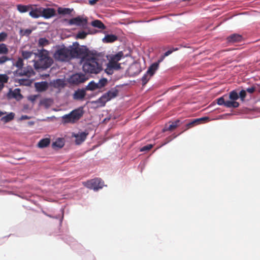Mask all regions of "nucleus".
Returning <instances> with one entry per match:
<instances>
[{
    "mask_svg": "<svg viewBox=\"0 0 260 260\" xmlns=\"http://www.w3.org/2000/svg\"><path fill=\"white\" fill-rule=\"evenodd\" d=\"M105 61V52L97 51L95 55H91L80 64L84 73L98 74L103 70V63Z\"/></svg>",
    "mask_w": 260,
    "mask_h": 260,
    "instance_id": "obj_1",
    "label": "nucleus"
},
{
    "mask_svg": "<svg viewBox=\"0 0 260 260\" xmlns=\"http://www.w3.org/2000/svg\"><path fill=\"white\" fill-rule=\"evenodd\" d=\"M64 145V140L63 138H58L52 144L53 148H61Z\"/></svg>",
    "mask_w": 260,
    "mask_h": 260,
    "instance_id": "obj_28",
    "label": "nucleus"
},
{
    "mask_svg": "<svg viewBox=\"0 0 260 260\" xmlns=\"http://www.w3.org/2000/svg\"><path fill=\"white\" fill-rule=\"evenodd\" d=\"M9 77L6 74H0V81L2 83H5L8 81Z\"/></svg>",
    "mask_w": 260,
    "mask_h": 260,
    "instance_id": "obj_51",
    "label": "nucleus"
},
{
    "mask_svg": "<svg viewBox=\"0 0 260 260\" xmlns=\"http://www.w3.org/2000/svg\"><path fill=\"white\" fill-rule=\"evenodd\" d=\"M107 68L105 69V73L108 75H112L114 73V71L112 69L110 66L107 63H106Z\"/></svg>",
    "mask_w": 260,
    "mask_h": 260,
    "instance_id": "obj_47",
    "label": "nucleus"
},
{
    "mask_svg": "<svg viewBox=\"0 0 260 260\" xmlns=\"http://www.w3.org/2000/svg\"><path fill=\"white\" fill-rule=\"evenodd\" d=\"M8 37V34L5 32L3 31L0 33V42L4 41Z\"/></svg>",
    "mask_w": 260,
    "mask_h": 260,
    "instance_id": "obj_54",
    "label": "nucleus"
},
{
    "mask_svg": "<svg viewBox=\"0 0 260 260\" xmlns=\"http://www.w3.org/2000/svg\"><path fill=\"white\" fill-rule=\"evenodd\" d=\"M31 5H24L22 4H18L17 5V10L20 13H24L30 11L31 9Z\"/></svg>",
    "mask_w": 260,
    "mask_h": 260,
    "instance_id": "obj_26",
    "label": "nucleus"
},
{
    "mask_svg": "<svg viewBox=\"0 0 260 260\" xmlns=\"http://www.w3.org/2000/svg\"><path fill=\"white\" fill-rule=\"evenodd\" d=\"M105 37L103 38L102 41L104 43H111L115 42L118 40V36L112 34H108L106 31L104 32Z\"/></svg>",
    "mask_w": 260,
    "mask_h": 260,
    "instance_id": "obj_19",
    "label": "nucleus"
},
{
    "mask_svg": "<svg viewBox=\"0 0 260 260\" xmlns=\"http://www.w3.org/2000/svg\"><path fill=\"white\" fill-rule=\"evenodd\" d=\"M37 97V95H30L28 97V100L31 102H34L36 101Z\"/></svg>",
    "mask_w": 260,
    "mask_h": 260,
    "instance_id": "obj_59",
    "label": "nucleus"
},
{
    "mask_svg": "<svg viewBox=\"0 0 260 260\" xmlns=\"http://www.w3.org/2000/svg\"><path fill=\"white\" fill-rule=\"evenodd\" d=\"M53 103V100L51 98H44L41 100L39 102V105L44 106L46 109H48Z\"/></svg>",
    "mask_w": 260,
    "mask_h": 260,
    "instance_id": "obj_29",
    "label": "nucleus"
},
{
    "mask_svg": "<svg viewBox=\"0 0 260 260\" xmlns=\"http://www.w3.org/2000/svg\"><path fill=\"white\" fill-rule=\"evenodd\" d=\"M91 25L94 27L101 29H105L106 28V25L100 20L96 19L91 22Z\"/></svg>",
    "mask_w": 260,
    "mask_h": 260,
    "instance_id": "obj_30",
    "label": "nucleus"
},
{
    "mask_svg": "<svg viewBox=\"0 0 260 260\" xmlns=\"http://www.w3.org/2000/svg\"><path fill=\"white\" fill-rule=\"evenodd\" d=\"M105 100L102 98V96L100 97L97 100L92 101L91 103L97 105L98 107H103L106 105V103L104 101Z\"/></svg>",
    "mask_w": 260,
    "mask_h": 260,
    "instance_id": "obj_34",
    "label": "nucleus"
},
{
    "mask_svg": "<svg viewBox=\"0 0 260 260\" xmlns=\"http://www.w3.org/2000/svg\"><path fill=\"white\" fill-rule=\"evenodd\" d=\"M57 11L59 15L65 16L71 14L72 12L74 11V9L69 8L58 7Z\"/></svg>",
    "mask_w": 260,
    "mask_h": 260,
    "instance_id": "obj_23",
    "label": "nucleus"
},
{
    "mask_svg": "<svg viewBox=\"0 0 260 260\" xmlns=\"http://www.w3.org/2000/svg\"><path fill=\"white\" fill-rule=\"evenodd\" d=\"M56 47V50L53 54V57L55 60L61 62H68L73 59L72 50H71L68 47L62 44L57 45Z\"/></svg>",
    "mask_w": 260,
    "mask_h": 260,
    "instance_id": "obj_4",
    "label": "nucleus"
},
{
    "mask_svg": "<svg viewBox=\"0 0 260 260\" xmlns=\"http://www.w3.org/2000/svg\"><path fill=\"white\" fill-rule=\"evenodd\" d=\"M176 127H177V125H175V124L173 123V122H172L168 126L166 125L164 127V128L163 129V131L164 132H165L166 131H172Z\"/></svg>",
    "mask_w": 260,
    "mask_h": 260,
    "instance_id": "obj_44",
    "label": "nucleus"
},
{
    "mask_svg": "<svg viewBox=\"0 0 260 260\" xmlns=\"http://www.w3.org/2000/svg\"><path fill=\"white\" fill-rule=\"evenodd\" d=\"M30 118V117H29L27 115H22L21 116V117L20 118V120H25V119H29Z\"/></svg>",
    "mask_w": 260,
    "mask_h": 260,
    "instance_id": "obj_62",
    "label": "nucleus"
},
{
    "mask_svg": "<svg viewBox=\"0 0 260 260\" xmlns=\"http://www.w3.org/2000/svg\"><path fill=\"white\" fill-rule=\"evenodd\" d=\"M239 93V99L242 102L245 101V99L247 95V92L245 90V89H241Z\"/></svg>",
    "mask_w": 260,
    "mask_h": 260,
    "instance_id": "obj_42",
    "label": "nucleus"
},
{
    "mask_svg": "<svg viewBox=\"0 0 260 260\" xmlns=\"http://www.w3.org/2000/svg\"><path fill=\"white\" fill-rule=\"evenodd\" d=\"M21 90L20 88H15L14 90L11 89H9V92L7 93V96L8 99H15L17 101H20L23 98V95L20 92Z\"/></svg>",
    "mask_w": 260,
    "mask_h": 260,
    "instance_id": "obj_12",
    "label": "nucleus"
},
{
    "mask_svg": "<svg viewBox=\"0 0 260 260\" xmlns=\"http://www.w3.org/2000/svg\"><path fill=\"white\" fill-rule=\"evenodd\" d=\"M32 51H22L21 53L23 59H28L34 54Z\"/></svg>",
    "mask_w": 260,
    "mask_h": 260,
    "instance_id": "obj_39",
    "label": "nucleus"
},
{
    "mask_svg": "<svg viewBox=\"0 0 260 260\" xmlns=\"http://www.w3.org/2000/svg\"><path fill=\"white\" fill-rule=\"evenodd\" d=\"M107 92H109L108 93V95L109 96V99L111 100L113 99L116 98L119 93V90L118 89H116V88H112L111 89L109 90Z\"/></svg>",
    "mask_w": 260,
    "mask_h": 260,
    "instance_id": "obj_33",
    "label": "nucleus"
},
{
    "mask_svg": "<svg viewBox=\"0 0 260 260\" xmlns=\"http://www.w3.org/2000/svg\"><path fill=\"white\" fill-rule=\"evenodd\" d=\"M13 74L16 76H26L29 77L31 75H34L35 74V72L31 66H28L27 67L24 68L23 71L19 72L17 70L13 72Z\"/></svg>",
    "mask_w": 260,
    "mask_h": 260,
    "instance_id": "obj_10",
    "label": "nucleus"
},
{
    "mask_svg": "<svg viewBox=\"0 0 260 260\" xmlns=\"http://www.w3.org/2000/svg\"><path fill=\"white\" fill-rule=\"evenodd\" d=\"M205 120L208 121L210 120V118L208 116H204L199 118L194 119L191 121H190L185 124V128L183 132L199 124L200 122Z\"/></svg>",
    "mask_w": 260,
    "mask_h": 260,
    "instance_id": "obj_15",
    "label": "nucleus"
},
{
    "mask_svg": "<svg viewBox=\"0 0 260 260\" xmlns=\"http://www.w3.org/2000/svg\"><path fill=\"white\" fill-rule=\"evenodd\" d=\"M158 67L157 63H153L147 69V74H149L150 77L153 76Z\"/></svg>",
    "mask_w": 260,
    "mask_h": 260,
    "instance_id": "obj_27",
    "label": "nucleus"
},
{
    "mask_svg": "<svg viewBox=\"0 0 260 260\" xmlns=\"http://www.w3.org/2000/svg\"><path fill=\"white\" fill-rule=\"evenodd\" d=\"M108 63L112 69L114 70H119L121 69V64L118 62H108Z\"/></svg>",
    "mask_w": 260,
    "mask_h": 260,
    "instance_id": "obj_38",
    "label": "nucleus"
},
{
    "mask_svg": "<svg viewBox=\"0 0 260 260\" xmlns=\"http://www.w3.org/2000/svg\"><path fill=\"white\" fill-rule=\"evenodd\" d=\"M87 19L86 18H83L81 16H78L70 19L68 23L69 25H75L85 28L87 26Z\"/></svg>",
    "mask_w": 260,
    "mask_h": 260,
    "instance_id": "obj_8",
    "label": "nucleus"
},
{
    "mask_svg": "<svg viewBox=\"0 0 260 260\" xmlns=\"http://www.w3.org/2000/svg\"><path fill=\"white\" fill-rule=\"evenodd\" d=\"M15 114L13 112H10L6 115L2 117L1 120L4 123H8L14 118Z\"/></svg>",
    "mask_w": 260,
    "mask_h": 260,
    "instance_id": "obj_32",
    "label": "nucleus"
},
{
    "mask_svg": "<svg viewBox=\"0 0 260 260\" xmlns=\"http://www.w3.org/2000/svg\"><path fill=\"white\" fill-rule=\"evenodd\" d=\"M228 98L226 94H224L216 99L217 104L219 106H224L226 108H231L230 105L232 104L231 102L229 101H225V98Z\"/></svg>",
    "mask_w": 260,
    "mask_h": 260,
    "instance_id": "obj_20",
    "label": "nucleus"
},
{
    "mask_svg": "<svg viewBox=\"0 0 260 260\" xmlns=\"http://www.w3.org/2000/svg\"><path fill=\"white\" fill-rule=\"evenodd\" d=\"M175 125H177V127L181 125L184 122V121H182L180 119H177L174 121H173Z\"/></svg>",
    "mask_w": 260,
    "mask_h": 260,
    "instance_id": "obj_57",
    "label": "nucleus"
},
{
    "mask_svg": "<svg viewBox=\"0 0 260 260\" xmlns=\"http://www.w3.org/2000/svg\"><path fill=\"white\" fill-rule=\"evenodd\" d=\"M128 85V83H123L122 84H118V85H116V86L114 87V88H116V89H117L118 88L122 87L124 86H127Z\"/></svg>",
    "mask_w": 260,
    "mask_h": 260,
    "instance_id": "obj_61",
    "label": "nucleus"
},
{
    "mask_svg": "<svg viewBox=\"0 0 260 260\" xmlns=\"http://www.w3.org/2000/svg\"><path fill=\"white\" fill-rule=\"evenodd\" d=\"M49 41L45 37L40 38L38 40V46L40 47H43L49 45Z\"/></svg>",
    "mask_w": 260,
    "mask_h": 260,
    "instance_id": "obj_35",
    "label": "nucleus"
},
{
    "mask_svg": "<svg viewBox=\"0 0 260 260\" xmlns=\"http://www.w3.org/2000/svg\"><path fill=\"white\" fill-rule=\"evenodd\" d=\"M13 61V58H10L6 56H2L0 57V64H2L5 63L7 61Z\"/></svg>",
    "mask_w": 260,
    "mask_h": 260,
    "instance_id": "obj_45",
    "label": "nucleus"
},
{
    "mask_svg": "<svg viewBox=\"0 0 260 260\" xmlns=\"http://www.w3.org/2000/svg\"><path fill=\"white\" fill-rule=\"evenodd\" d=\"M29 15L32 18L35 19L42 17V7H33L31 6Z\"/></svg>",
    "mask_w": 260,
    "mask_h": 260,
    "instance_id": "obj_18",
    "label": "nucleus"
},
{
    "mask_svg": "<svg viewBox=\"0 0 260 260\" xmlns=\"http://www.w3.org/2000/svg\"><path fill=\"white\" fill-rule=\"evenodd\" d=\"M49 84L55 88L64 87L66 85L64 81L62 79H56L51 80L49 82Z\"/></svg>",
    "mask_w": 260,
    "mask_h": 260,
    "instance_id": "obj_22",
    "label": "nucleus"
},
{
    "mask_svg": "<svg viewBox=\"0 0 260 260\" xmlns=\"http://www.w3.org/2000/svg\"><path fill=\"white\" fill-rule=\"evenodd\" d=\"M80 45H79V43L77 42H75L73 43L72 45H70L68 47L70 48V49L71 50L72 52L73 51V48L78 49V48L80 47Z\"/></svg>",
    "mask_w": 260,
    "mask_h": 260,
    "instance_id": "obj_53",
    "label": "nucleus"
},
{
    "mask_svg": "<svg viewBox=\"0 0 260 260\" xmlns=\"http://www.w3.org/2000/svg\"><path fill=\"white\" fill-rule=\"evenodd\" d=\"M9 52L7 45L4 43L0 44V54H6Z\"/></svg>",
    "mask_w": 260,
    "mask_h": 260,
    "instance_id": "obj_40",
    "label": "nucleus"
},
{
    "mask_svg": "<svg viewBox=\"0 0 260 260\" xmlns=\"http://www.w3.org/2000/svg\"><path fill=\"white\" fill-rule=\"evenodd\" d=\"M173 136H170L166 138V141L162 144V145H165L171 142L172 140L176 138L177 137V135H173Z\"/></svg>",
    "mask_w": 260,
    "mask_h": 260,
    "instance_id": "obj_56",
    "label": "nucleus"
},
{
    "mask_svg": "<svg viewBox=\"0 0 260 260\" xmlns=\"http://www.w3.org/2000/svg\"><path fill=\"white\" fill-rule=\"evenodd\" d=\"M88 135L87 131L79 132L78 133H73L72 136L75 138V143L76 145H80L86 139Z\"/></svg>",
    "mask_w": 260,
    "mask_h": 260,
    "instance_id": "obj_11",
    "label": "nucleus"
},
{
    "mask_svg": "<svg viewBox=\"0 0 260 260\" xmlns=\"http://www.w3.org/2000/svg\"><path fill=\"white\" fill-rule=\"evenodd\" d=\"M166 56H165V55L164 54L163 55H161L159 58L157 60V61L155 62L154 63H157L158 64V66L159 67V63L162 62L163 61V60L164 59L165 57Z\"/></svg>",
    "mask_w": 260,
    "mask_h": 260,
    "instance_id": "obj_60",
    "label": "nucleus"
},
{
    "mask_svg": "<svg viewBox=\"0 0 260 260\" xmlns=\"http://www.w3.org/2000/svg\"><path fill=\"white\" fill-rule=\"evenodd\" d=\"M109 93V92H106L102 95V98L103 99V100H105L104 101H105L106 103L111 100V99H109L110 98L109 96L108 95Z\"/></svg>",
    "mask_w": 260,
    "mask_h": 260,
    "instance_id": "obj_55",
    "label": "nucleus"
},
{
    "mask_svg": "<svg viewBox=\"0 0 260 260\" xmlns=\"http://www.w3.org/2000/svg\"><path fill=\"white\" fill-rule=\"evenodd\" d=\"M50 85L47 81L37 82L35 83L36 91L38 92H42L46 91Z\"/></svg>",
    "mask_w": 260,
    "mask_h": 260,
    "instance_id": "obj_16",
    "label": "nucleus"
},
{
    "mask_svg": "<svg viewBox=\"0 0 260 260\" xmlns=\"http://www.w3.org/2000/svg\"><path fill=\"white\" fill-rule=\"evenodd\" d=\"M229 98L230 100L229 102H231V108H236L239 107L240 104L236 101L239 99V93L237 89L232 90L229 92Z\"/></svg>",
    "mask_w": 260,
    "mask_h": 260,
    "instance_id": "obj_9",
    "label": "nucleus"
},
{
    "mask_svg": "<svg viewBox=\"0 0 260 260\" xmlns=\"http://www.w3.org/2000/svg\"><path fill=\"white\" fill-rule=\"evenodd\" d=\"M88 79V77L85 74L79 72L71 75L68 79V82L73 85H79Z\"/></svg>",
    "mask_w": 260,
    "mask_h": 260,
    "instance_id": "obj_6",
    "label": "nucleus"
},
{
    "mask_svg": "<svg viewBox=\"0 0 260 260\" xmlns=\"http://www.w3.org/2000/svg\"><path fill=\"white\" fill-rule=\"evenodd\" d=\"M97 51L95 50H90L86 45H81L78 49L73 48L72 52V58L80 59V63H82L91 55H95Z\"/></svg>",
    "mask_w": 260,
    "mask_h": 260,
    "instance_id": "obj_3",
    "label": "nucleus"
},
{
    "mask_svg": "<svg viewBox=\"0 0 260 260\" xmlns=\"http://www.w3.org/2000/svg\"><path fill=\"white\" fill-rule=\"evenodd\" d=\"M86 91L85 88H78L74 92L73 99L76 100H83L86 95Z\"/></svg>",
    "mask_w": 260,
    "mask_h": 260,
    "instance_id": "obj_17",
    "label": "nucleus"
},
{
    "mask_svg": "<svg viewBox=\"0 0 260 260\" xmlns=\"http://www.w3.org/2000/svg\"><path fill=\"white\" fill-rule=\"evenodd\" d=\"M178 50V48L177 47H172L169 48L167 51L165 52L164 54L165 55V56H168L172 53L174 51H177Z\"/></svg>",
    "mask_w": 260,
    "mask_h": 260,
    "instance_id": "obj_50",
    "label": "nucleus"
},
{
    "mask_svg": "<svg viewBox=\"0 0 260 260\" xmlns=\"http://www.w3.org/2000/svg\"><path fill=\"white\" fill-rule=\"evenodd\" d=\"M101 87H104L108 83V80L106 78L103 77L99 80Z\"/></svg>",
    "mask_w": 260,
    "mask_h": 260,
    "instance_id": "obj_48",
    "label": "nucleus"
},
{
    "mask_svg": "<svg viewBox=\"0 0 260 260\" xmlns=\"http://www.w3.org/2000/svg\"><path fill=\"white\" fill-rule=\"evenodd\" d=\"M50 143V139L46 138H43V139H42L41 140H40L39 141V142H38L37 145H38V147H39L40 148H45V147H47L48 146H49Z\"/></svg>",
    "mask_w": 260,
    "mask_h": 260,
    "instance_id": "obj_31",
    "label": "nucleus"
},
{
    "mask_svg": "<svg viewBox=\"0 0 260 260\" xmlns=\"http://www.w3.org/2000/svg\"><path fill=\"white\" fill-rule=\"evenodd\" d=\"M149 76V75L147 74V72H146L142 77L141 80L142 82V86H145L150 80L151 77H148Z\"/></svg>",
    "mask_w": 260,
    "mask_h": 260,
    "instance_id": "obj_41",
    "label": "nucleus"
},
{
    "mask_svg": "<svg viewBox=\"0 0 260 260\" xmlns=\"http://www.w3.org/2000/svg\"><path fill=\"white\" fill-rule=\"evenodd\" d=\"M85 186L88 188L97 191L99 189L102 188L104 186V181L101 178H96L88 181L86 183Z\"/></svg>",
    "mask_w": 260,
    "mask_h": 260,
    "instance_id": "obj_7",
    "label": "nucleus"
},
{
    "mask_svg": "<svg viewBox=\"0 0 260 260\" xmlns=\"http://www.w3.org/2000/svg\"><path fill=\"white\" fill-rule=\"evenodd\" d=\"M66 242L69 244L70 245H72V243L75 242L74 239L72 237H68L67 238V240L66 241Z\"/></svg>",
    "mask_w": 260,
    "mask_h": 260,
    "instance_id": "obj_58",
    "label": "nucleus"
},
{
    "mask_svg": "<svg viewBox=\"0 0 260 260\" xmlns=\"http://www.w3.org/2000/svg\"><path fill=\"white\" fill-rule=\"evenodd\" d=\"M61 215H56V216H54V218H55V219H59V223L60 224H61L62 222V220H63V214H64V209L61 208Z\"/></svg>",
    "mask_w": 260,
    "mask_h": 260,
    "instance_id": "obj_52",
    "label": "nucleus"
},
{
    "mask_svg": "<svg viewBox=\"0 0 260 260\" xmlns=\"http://www.w3.org/2000/svg\"><path fill=\"white\" fill-rule=\"evenodd\" d=\"M98 31L95 30L94 32L88 31V32L85 30H80L78 32L76 36V39H84L88 34H93L97 32Z\"/></svg>",
    "mask_w": 260,
    "mask_h": 260,
    "instance_id": "obj_24",
    "label": "nucleus"
},
{
    "mask_svg": "<svg viewBox=\"0 0 260 260\" xmlns=\"http://www.w3.org/2000/svg\"><path fill=\"white\" fill-rule=\"evenodd\" d=\"M153 145L151 144L145 145L140 148V151L141 152L148 151L150 150L153 147Z\"/></svg>",
    "mask_w": 260,
    "mask_h": 260,
    "instance_id": "obj_49",
    "label": "nucleus"
},
{
    "mask_svg": "<svg viewBox=\"0 0 260 260\" xmlns=\"http://www.w3.org/2000/svg\"><path fill=\"white\" fill-rule=\"evenodd\" d=\"M13 62V66H15L18 68L19 69H21L23 68L24 62H23V59L19 57L17 61L16 62H14V60L12 61Z\"/></svg>",
    "mask_w": 260,
    "mask_h": 260,
    "instance_id": "obj_36",
    "label": "nucleus"
},
{
    "mask_svg": "<svg viewBox=\"0 0 260 260\" xmlns=\"http://www.w3.org/2000/svg\"><path fill=\"white\" fill-rule=\"evenodd\" d=\"M95 82H94V81L92 80V81H90L88 83V85L87 86H86L85 87H84V88L86 91L87 90L94 91L95 90Z\"/></svg>",
    "mask_w": 260,
    "mask_h": 260,
    "instance_id": "obj_37",
    "label": "nucleus"
},
{
    "mask_svg": "<svg viewBox=\"0 0 260 260\" xmlns=\"http://www.w3.org/2000/svg\"><path fill=\"white\" fill-rule=\"evenodd\" d=\"M34 54L39 58V61L34 60V67L36 70H45L49 68L53 63V60L49 56L48 51L44 48L38 49V52Z\"/></svg>",
    "mask_w": 260,
    "mask_h": 260,
    "instance_id": "obj_2",
    "label": "nucleus"
},
{
    "mask_svg": "<svg viewBox=\"0 0 260 260\" xmlns=\"http://www.w3.org/2000/svg\"><path fill=\"white\" fill-rule=\"evenodd\" d=\"M123 56V53L120 51L114 54L106 55L105 53V59L109 60V62H118Z\"/></svg>",
    "mask_w": 260,
    "mask_h": 260,
    "instance_id": "obj_13",
    "label": "nucleus"
},
{
    "mask_svg": "<svg viewBox=\"0 0 260 260\" xmlns=\"http://www.w3.org/2000/svg\"><path fill=\"white\" fill-rule=\"evenodd\" d=\"M32 32V30L29 28L25 29L24 30L21 29L20 30V35L22 36H29Z\"/></svg>",
    "mask_w": 260,
    "mask_h": 260,
    "instance_id": "obj_43",
    "label": "nucleus"
},
{
    "mask_svg": "<svg viewBox=\"0 0 260 260\" xmlns=\"http://www.w3.org/2000/svg\"><path fill=\"white\" fill-rule=\"evenodd\" d=\"M102 88H103L102 87H101V85L100 84L99 82L97 83L95 82V90L97 89H101Z\"/></svg>",
    "mask_w": 260,
    "mask_h": 260,
    "instance_id": "obj_64",
    "label": "nucleus"
},
{
    "mask_svg": "<svg viewBox=\"0 0 260 260\" xmlns=\"http://www.w3.org/2000/svg\"><path fill=\"white\" fill-rule=\"evenodd\" d=\"M15 82L16 83H18L19 84V85L30 86H31V85L32 84V80L28 79L22 78V79H15Z\"/></svg>",
    "mask_w": 260,
    "mask_h": 260,
    "instance_id": "obj_25",
    "label": "nucleus"
},
{
    "mask_svg": "<svg viewBox=\"0 0 260 260\" xmlns=\"http://www.w3.org/2000/svg\"><path fill=\"white\" fill-rule=\"evenodd\" d=\"M99 0H89V5L93 6Z\"/></svg>",
    "mask_w": 260,
    "mask_h": 260,
    "instance_id": "obj_63",
    "label": "nucleus"
},
{
    "mask_svg": "<svg viewBox=\"0 0 260 260\" xmlns=\"http://www.w3.org/2000/svg\"><path fill=\"white\" fill-rule=\"evenodd\" d=\"M242 36L237 34H233L227 37V42L229 43L239 42L242 40Z\"/></svg>",
    "mask_w": 260,
    "mask_h": 260,
    "instance_id": "obj_21",
    "label": "nucleus"
},
{
    "mask_svg": "<svg viewBox=\"0 0 260 260\" xmlns=\"http://www.w3.org/2000/svg\"><path fill=\"white\" fill-rule=\"evenodd\" d=\"M56 15V11L54 8L42 7V17L45 19H49Z\"/></svg>",
    "mask_w": 260,
    "mask_h": 260,
    "instance_id": "obj_14",
    "label": "nucleus"
},
{
    "mask_svg": "<svg viewBox=\"0 0 260 260\" xmlns=\"http://www.w3.org/2000/svg\"><path fill=\"white\" fill-rule=\"evenodd\" d=\"M84 113L83 107H79L74 109L69 114L62 116V122L63 123H74L83 116Z\"/></svg>",
    "mask_w": 260,
    "mask_h": 260,
    "instance_id": "obj_5",
    "label": "nucleus"
},
{
    "mask_svg": "<svg viewBox=\"0 0 260 260\" xmlns=\"http://www.w3.org/2000/svg\"><path fill=\"white\" fill-rule=\"evenodd\" d=\"M245 90L246 91V92H248L250 94H252L254 91H257V85L249 87L245 89Z\"/></svg>",
    "mask_w": 260,
    "mask_h": 260,
    "instance_id": "obj_46",
    "label": "nucleus"
}]
</instances>
